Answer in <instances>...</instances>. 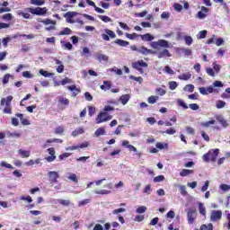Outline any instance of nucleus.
I'll list each match as a JSON object with an SVG mask.
<instances>
[{
	"label": "nucleus",
	"mask_w": 230,
	"mask_h": 230,
	"mask_svg": "<svg viewBox=\"0 0 230 230\" xmlns=\"http://www.w3.org/2000/svg\"><path fill=\"white\" fill-rule=\"evenodd\" d=\"M218 154H220V149H210L208 153L203 155V161L205 163H215L217 161V158L218 157Z\"/></svg>",
	"instance_id": "nucleus-1"
},
{
	"label": "nucleus",
	"mask_w": 230,
	"mask_h": 230,
	"mask_svg": "<svg viewBox=\"0 0 230 230\" xmlns=\"http://www.w3.org/2000/svg\"><path fill=\"white\" fill-rule=\"evenodd\" d=\"M24 12H30L32 15H46L48 13V8L46 7H27Z\"/></svg>",
	"instance_id": "nucleus-2"
},
{
	"label": "nucleus",
	"mask_w": 230,
	"mask_h": 230,
	"mask_svg": "<svg viewBox=\"0 0 230 230\" xmlns=\"http://www.w3.org/2000/svg\"><path fill=\"white\" fill-rule=\"evenodd\" d=\"M111 119H112V115H109L106 111H102L98 114L95 121L97 125H100V123H105V121H109Z\"/></svg>",
	"instance_id": "nucleus-3"
},
{
	"label": "nucleus",
	"mask_w": 230,
	"mask_h": 230,
	"mask_svg": "<svg viewBox=\"0 0 230 230\" xmlns=\"http://www.w3.org/2000/svg\"><path fill=\"white\" fill-rule=\"evenodd\" d=\"M154 49L157 48H172V43L168 42L166 40H158L157 41H153L151 44Z\"/></svg>",
	"instance_id": "nucleus-4"
},
{
	"label": "nucleus",
	"mask_w": 230,
	"mask_h": 230,
	"mask_svg": "<svg viewBox=\"0 0 230 230\" xmlns=\"http://www.w3.org/2000/svg\"><path fill=\"white\" fill-rule=\"evenodd\" d=\"M197 209L195 208H189L187 211V220H188V224L190 226L193 225V223L195 222V220H197Z\"/></svg>",
	"instance_id": "nucleus-5"
},
{
	"label": "nucleus",
	"mask_w": 230,
	"mask_h": 230,
	"mask_svg": "<svg viewBox=\"0 0 230 230\" xmlns=\"http://www.w3.org/2000/svg\"><path fill=\"white\" fill-rule=\"evenodd\" d=\"M132 67L134 69H137V71L139 72L140 75H143V73H145V71L143 70L142 67H148V64L143 60H138V61L132 63Z\"/></svg>",
	"instance_id": "nucleus-6"
},
{
	"label": "nucleus",
	"mask_w": 230,
	"mask_h": 230,
	"mask_svg": "<svg viewBox=\"0 0 230 230\" xmlns=\"http://www.w3.org/2000/svg\"><path fill=\"white\" fill-rule=\"evenodd\" d=\"M104 32L102 34V40H105L106 42H109L111 39H116V32L114 31H111L110 29H104Z\"/></svg>",
	"instance_id": "nucleus-7"
},
{
	"label": "nucleus",
	"mask_w": 230,
	"mask_h": 230,
	"mask_svg": "<svg viewBox=\"0 0 230 230\" xmlns=\"http://www.w3.org/2000/svg\"><path fill=\"white\" fill-rule=\"evenodd\" d=\"M48 176L50 184H57V182H58V179H60V174L56 171L49 172Z\"/></svg>",
	"instance_id": "nucleus-8"
},
{
	"label": "nucleus",
	"mask_w": 230,
	"mask_h": 230,
	"mask_svg": "<svg viewBox=\"0 0 230 230\" xmlns=\"http://www.w3.org/2000/svg\"><path fill=\"white\" fill-rule=\"evenodd\" d=\"M222 220V210H212L210 213V221L218 222Z\"/></svg>",
	"instance_id": "nucleus-9"
},
{
	"label": "nucleus",
	"mask_w": 230,
	"mask_h": 230,
	"mask_svg": "<svg viewBox=\"0 0 230 230\" xmlns=\"http://www.w3.org/2000/svg\"><path fill=\"white\" fill-rule=\"evenodd\" d=\"M76 15H78V13L69 11L64 14V17L66 18V22L75 24V20H73V17H76Z\"/></svg>",
	"instance_id": "nucleus-10"
},
{
	"label": "nucleus",
	"mask_w": 230,
	"mask_h": 230,
	"mask_svg": "<svg viewBox=\"0 0 230 230\" xmlns=\"http://www.w3.org/2000/svg\"><path fill=\"white\" fill-rule=\"evenodd\" d=\"M48 152L49 154V156L46 157V161H48V163H53V161H55V159H57V155H55V148L54 147H49L48 149Z\"/></svg>",
	"instance_id": "nucleus-11"
},
{
	"label": "nucleus",
	"mask_w": 230,
	"mask_h": 230,
	"mask_svg": "<svg viewBox=\"0 0 230 230\" xmlns=\"http://www.w3.org/2000/svg\"><path fill=\"white\" fill-rule=\"evenodd\" d=\"M208 12H209V9L206 6H201V11L198 12L197 17L198 19H206L208 17Z\"/></svg>",
	"instance_id": "nucleus-12"
},
{
	"label": "nucleus",
	"mask_w": 230,
	"mask_h": 230,
	"mask_svg": "<svg viewBox=\"0 0 230 230\" xmlns=\"http://www.w3.org/2000/svg\"><path fill=\"white\" fill-rule=\"evenodd\" d=\"M85 2L87 3V4H89V6H93L97 13H105V10L96 6V4L93 0H85Z\"/></svg>",
	"instance_id": "nucleus-13"
},
{
	"label": "nucleus",
	"mask_w": 230,
	"mask_h": 230,
	"mask_svg": "<svg viewBox=\"0 0 230 230\" xmlns=\"http://www.w3.org/2000/svg\"><path fill=\"white\" fill-rule=\"evenodd\" d=\"M89 146V142L85 141L78 146H70L66 147V150H78V148H87Z\"/></svg>",
	"instance_id": "nucleus-14"
},
{
	"label": "nucleus",
	"mask_w": 230,
	"mask_h": 230,
	"mask_svg": "<svg viewBox=\"0 0 230 230\" xmlns=\"http://www.w3.org/2000/svg\"><path fill=\"white\" fill-rule=\"evenodd\" d=\"M12 100H13V96L9 95L6 98H2L1 99V105H5V107H10V105L12 104Z\"/></svg>",
	"instance_id": "nucleus-15"
},
{
	"label": "nucleus",
	"mask_w": 230,
	"mask_h": 230,
	"mask_svg": "<svg viewBox=\"0 0 230 230\" xmlns=\"http://www.w3.org/2000/svg\"><path fill=\"white\" fill-rule=\"evenodd\" d=\"M138 53H141V55H154L155 52L145 46H142L140 49H138Z\"/></svg>",
	"instance_id": "nucleus-16"
},
{
	"label": "nucleus",
	"mask_w": 230,
	"mask_h": 230,
	"mask_svg": "<svg viewBox=\"0 0 230 230\" xmlns=\"http://www.w3.org/2000/svg\"><path fill=\"white\" fill-rule=\"evenodd\" d=\"M216 119L222 125L224 128H226V127H229V123H227V119H224V116L217 115L216 116Z\"/></svg>",
	"instance_id": "nucleus-17"
},
{
	"label": "nucleus",
	"mask_w": 230,
	"mask_h": 230,
	"mask_svg": "<svg viewBox=\"0 0 230 230\" xmlns=\"http://www.w3.org/2000/svg\"><path fill=\"white\" fill-rule=\"evenodd\" d=\"M15 117L20 119L22 125H23V126L31 125L29 119H25L24 115L22 113H16Z\"/></svg>",
	"instance_id": "nucleus-18"
},
{
	"label": "nucleus",
	"mask_w": 230,
	"mask_h": 230,
	"mask_svg": "<svg viewBox=\"0 0 230 230\" xmlns=\"http://www.w3.org/2000/svg\"><path fill=\"white\" fill-rule=\"evenodd\" d=\"M95 58L99 60V62H109V56L102 53H98L95 55Z\"/></svg>",
	"instance_id": "nucleus-19"
},
{
	"label": "nucleus",
	"mask_w": 230,
	"mask_h": 230,
	"mask_svg": "<svg viewBox=\"0 0 230 230\" xmlns=\"http://www.w3.org/2000/svg\"><path fill=\"white\" fill-rule=\"evenodd\" d=\"M18 154H20L21 157L22 159H26L28 157H30V155H31V152L29 150H22V149H19L18 150Z\"/></svg>",
	"instance_id": "nucleus-20"
},
{
	"label": "nucleus",
	"mask_w": 230,
	"mask_h": 230,
	"mask_svg": "<svg viewBox=\"0 0 230 230\" xmlns=\"http://www.w3.org/2000/svg\"><path fill=\"white\" fill-rule=\"evenodd\" d=\"M114 44H118V46H121V48H127V46H130V42L123 40L121 39H117L114 41Z\"/></svg>",
	"instance_id": "nucleus-21"
},
{
	"label": "nucleus",
	"mask_w": 230,
	"mask_h": 230,
	"mask_svg": "<svg viewBox=\"0 0 230 230\" xmlns=\"http://www.w3.org/2000/svg\"><path fill=\"white\" fill-rule=\"evenodd\" d=\"M68 91H72V96L73 98L76 97L78 95V93H80V89L76 88L75 85H70L67 86Z\"/></svg>",
	"instance_id": "nucleus-22"
},
{
	"label": "nucleus",
	"mask_w": 230,
	"mask_h": 230,
	"mask_svg": "<svg viewBox=\"0 0 230 230\" xmlns=\"http://www.w3.org/2000/svg\"><path fill=\"white\" fill-rule=\"evenodd\" d=\"M130 100V94H123L119 97V102L122 105H127Z\"/></svg>",
	"instance_id": "nucleus-23"
},
{
	"label": "nucleus",
	"mask_w": 230,
	"mask_h": 230,
	"mask_svg": "<svg viewBox=\"0 0 230 230\" xmlns=\"http://www.w3.org/2000/svg\"><path fill=\"white\" fill-rule=\"evenodd\" d=\"M57 202H58V204H60V206H64L65 208L71 206V200H69V199H57Z\"/></svg>",
	"instance_id": "nucleus-24"
},
{
	"label": "nucleus",
	"mask_w": 230,
	"mask_h": 230,
	"mask_svg": "<svg viewBox=\"0 0 230 230\" xmlns=\"http://www.w3.org/2000/svg\"><path fill=\"white\" fill-rule=\"evenodd\" d=\"M142 40H146V42H150L152 40H154L155 37L152 36V34L150 33H146V34H143V35H140Z\"/></svg>",
	"instance_id": "nucleus-25"
},
{
	"label": "nucleus",
	"mask_w": 230,
	"mask_h": 230,
	"mask_svg": "<svg viewBox=\"0 0 230 230\" xmlns=\"http://www.w3.org/2000/svg\"><path fill=\"white\" fill-rule=\"evenodd\" d=\"M164 57H172L170 50L164 49L163 51L158 53V58H164Z\"/></svg>",
	"instance_id": "nucleus-26"
},
{
	"label": "nucleus",
	"mask_w": 230,
	"mask_h": 230,
	"mask_svg": "<svg viewBox=\"0 0 230 230\" xmlns=\"http://www.w3.org/2000/svg\"><path fill=\"white\" fill-rule=\"evenodd\" d=\"M111 87H112V84L109 81H103V84L101 85L102 91H109L111 90Z\"/></svg>",
	"instance_id": "nucleus-27"
},
{
	"label": "nucleus",
	"mask_w": 230,
	"mask_h": 230,
	"mask_svg": "<svg viewBox=\"0 0 230 230\" xmlns=\"http://www.w3.org/2000/svg\"><path fill=\"white\" fill-rule=\"evenodd\" d=\"M198 208H199V211L202 215V217H206L207 211H206V207H204V203L199 202Z\"/></svg>",
	"instance_id": "nucleus-28"
},
{
	"label": "nucleus",
	"mask_w": 230,
	"mask_h": 230,
	"mask_svg": "<svg viewBox=\"0 0 230 230\" xmlns=\"http://www.w3.org/2000/svg\"><path fill=\"white\" fill-rule=\"evenodd\" d=\"M191 173H193V170L190 169H183L180 172L181 177H188V175H191Z\"/></svg>",
	"instance_id": "nucleus-29"
},
{
	"label": "nucleus",
	"mask_w": 230,
	"mask_h": 230,
	"mask_svg": "<svg viewBox=\"0 0 230 230\" xmlns=\"http://www.w3.org/2000/svg\"><path fill=\"white\" fill-rule=\"evenodd\" d=\"M94 136H96V137H100V136H105V128H98L94 132Z\"/></svg>",
	"instance_id": "nucleus-30"
},
{
	"label": "nucleus",
	"mask_w": 230,
	"mask_h": 230,
	"mask_svg": "<svg viewBox=\"0 0 230 230\" xmlns=\"http://www.w3.org/2000/svg\"><path fill=\"white\" fill-rule=\"evenodd\" d=\"M215 123H216V120L211 119L207 122H201L200 126L203 127L204 128H208V127H211V125H215Z\"/></svg>",
	"instance_id": "nucleus-31"
},
{
	"label": "nucleus",
	"mask_w": 230,
	"mask_h": 230,
	"mask_svg": "<svg viewBox=\"0 0 230 230\" xmlns=\"http://www.w3.org/2000/svg\"><path fill=\"white\" fill-rule=\"evenodd\" d=\"M155 146L158 150H164V148L168 150V144L166 143L157 142Z\"/></svg>",
	"instance_id": "nucleus-32"
},
{
	"label": "nucleus",
	"mask_w": 230,
	"mask_h": 230,
	"mask_svg": "<svg viewBox=\"0 0 230 230\" xmlns=\"http://www.w3.org/2000/svg\"><path fill=\"white\" fill-rule=\"evenodd\" d=\"M157 100H159V96H157V95H151V96L148 97L147 102L151 105H154V103H155L157 102Z\"/></svg>",
	"instance_id": "nucleus-33"
},
{
	"label": "nucleus",
	"mask_w": 230,
	"mask_h": 230,
	"mask_svg": "<svg viewBox=\"0 0 230 230\" xmlns=\"http://www.w3.org/2000/svg\"><path fill=\"white\" fill-rule=\"evenodd\" d=\"M195 230H213V224L201 225L199 229L196 228Z\"/></svg>",
	"instance_id": "nucleus-34"
},
{
	"label": "nucleus",
	"mask_w": 230,
	"mask_h": 230,
	"mask_svg": "<svg viewBox=\"0 0 230 230\" xmlns=\"http://www.w3.org/2000/svg\"><path fill=\"white\" fill-rule=\"evenodd\" d=\"M31 4H34L35 6H42V4H46V1H44V0H31Z\"/></svg>",
	"instance_id": "nucleus-35"
},
{
	"label": "nucleus",
	"mask_w": 230,
	"mask_h": 230,
	"mask_svg": "<svg viewBox=\"0 0 230 230\" xmlns=\"http://www.w3.org/2000/svg\"><path fill=\"white\" fill-rule=\"evenodd\" d=\"M126 37L127 39H129V40H134L136 39H137V37H141V35L136 33V32H133V33H126Z\"/></svg>",
	"instance_id": "nucleus-36"
},
{
	"label": "nucleus",
	"mask_w": 230,
	"mask_h": 230,
	"mask_svg": "<svg viewBox=\"0 0 230 230\" xmlns=\"http://www.w3.org/2000/svg\"><path fill=\"white\" fill-rule=\"evenodd\" d=\"M71 33H73V31L69 27H66L63 31H59L58 35H71Z\"/></svg>",
	"instance_id": "nucleus-37"
},
{
	"label": "nucleus",
	"mask_w": 230,
	"mask_h": 230,
	"mask_svg": "<svg viewBox=\"0 0 230 230\" xmlns=\"http://www.w3.org/2000/svg\"><path fill=\"white\" fill-rule=\"evenodd\" d=\"M178 78H179V80L188 81V80H190V78H191V74H190V73L182 74V75H179Z\"/></svg>",
	"instance_id": "nucleus-38"
},
{
	"label": "nucleus",
	"mask_w": 230,
	"mask_h": 230,
	"mask_svg": "<svg viewBox=\"0 0 230 230\" xmlns=\"http://www.w3.org/2000/svg\"><path fill=\"white\" fill-rule=\"evenodd\" d=\"M84 128H76L75 130H74L73 132H72V136L74 137H76V136H80V134H84Z\"/></svg>",
	"instance_id": "nucleus-39"
},
{
	"label": "nucleus",
	"mask_w": 230,
	"mask_h": 230,
	"mask_svg": "<svg viewBox=\"0 0 230 230\" xmlns=\"http://www.w3.org/2000/svg\"><path fill=\"white\" fill-rule=\"evenodd\" d=\"M40 75H41L42 76H45V78H49V76H53L52 73H49L44 69L40 70Z\"/></svg>",
	"instance_id": "nucleus-40"
},
{
	"label": "nucleus",
	"mask_w": 230,
	"mask_h": 230,
	"mask_svg": "<svg viewBox=\"0 0 230 230\" xmlns=\"http://www.w3.org/2000/svg\"><path fill=\"white\" fill-rule=\"evenodd\" d=\"M178 86H179V84H177V82H175V81L169 82L170 91H175V89H177Z\"/></svg>",
	"instance_id": "nucleus-41"
},
{
	"label": "nucleus",
	"mask_w": 230,
	"mask_h": 230,
	"mask_svg": "<svg viewBox=\"0 0 230 230\" xmlns=\"http://www.w3.org/2000/svg\"><path fill=\"white\" fill-rule=\"evenodd\" d=\"M99 19H101L102 22H112V19L107 15H99Z\"/></svg>",
	"instance_id": "nucleus-42"
},
{
	"label": "nucleus",
	"mask_w": 230,
	"mask_h": 230,
	"mask_svg": "<svg viewBox=\"0 0 230 230\" xmlns=\"http://www.w3.org/2000/svg\"><path fill=\"white\" fill-rule=\"evenodd\" d=\"M184 40L187 46H191L193 44V38H191V36H184Z\"/></svg>",
	"instance_id": "nucleus-43"
},
{
	"label": "nucleus",
	"mask_w": 230,
	"mask_h": 230,
	"mask_svg": "<svg viewBox=\"0 0 230 230\" xmlns=\"http://www.w3.org/2000/svg\"><path fill=\"white\" fill-rule=\"evenodd\" d=\"M58 103L60 105H69V99L64 98V97H60L59 100H58Z\"/></svg>",
	"instance_id": "nucleus-44"
},
{
	"label": "nucleus",
	"mask_w": 230,
	"mask_h": 230,
	"mask_svg": "<svg viewBox=\"0 0 230 230\" xmlns=\"http://www.w3.org/2000/svg\"><path fill=\"white\" fill-rule=\"evenodd\" d=\"M17 37H26V39H35V36L33 34H19V35H14L13 39H17Z\"/></svg>",
	"instance_id": "nucleus-45"
},
{
	"label": "nucleus",
	"mask_w": 230,
	"mask_h": 230,
	"mask_svg": "<svg viewBox=\"0 0 230 230\" xmlns=\"http://www.w3.org/2000/svg\"><path fill=\"white\" fill-rule=\"evenodd\" d=\"M69 181H72V182H75V184H78V178L76 177L75 173H71L68 176Z\"/></svg>",
	"instance_id": "nucleus-46"
},
{
	"label": "nucleus",
	"mask_w": 230,
	"mask_h": 230,
	"mask_svg": "<svg viewBox=\"0 0 230 230\" xmlns=\"http://www.w3.org/2000/svg\"><path fill=\"white\" fill-rule=\"evenodd\" d=\"M0 166H1L2 168H7V169H9V170H13V165L10 164H7V163L4 162V161L1 162Z\"/></svg>",
	"instance_id": "nucleus-47"
},
{
	"label": "nucleus",
	"mask_w": 230,
	"mask_h": 230,
	"mask_svg": "<svg viewBox=\"0 0 230 230\" xmlns=\"http://www.w3.org/2000/svg\"><path fill=\"white\" fill-rule=\"evenodd\" d=\"M155 93H156V94H159V96H164V94H166V90H164L161 87H158L155 89Z\"/></svg>",
	"instance_id": "nucleus-48"
},
{
	"label": "nucleus",
	"mask_w": 230,
	"mask_h": 230,
	"mask_svg": "<svg viewBox=\"0 0 230 230\" xmlns=\"http://www.w3.org/2000/svg\"><path fill=\"white\" fill-rule=\"evenodd\" d=\"M94 193L96 195H109V193H111V190H94Z\"/></svg>",
	"instance_id": "nucleus-49"
},
{
	"label": "nucleus",
	"mask_w": 230,
	"mask_h": 230,
	"mask_svg": "<svg viewBox=\"0 0 230 230\" xmlns=\"http://www.w3.org/2000/svg\"><path fill=\"white\" fill-rule=\"evenodd\" d=\"M40 22H42V24H45L46 26H48V24H57V22L51 20V19H46V20H42L40 21Z\"/></svg>",
	"instance_id": "nucleus-50"
},
{
	"label": "nucleus",
	"mask_w": 230,
	"mask_h": 230,
	"mask_svg": "<svg viewBox=\"0 0 230 230\" xmlns=\"http://www.w3.org/2000/svg\"><path fill=\"white\" fill-rule=\"evenodd\" d=\"M207 36H208V31H201L199 32L198 39L199 40L206 39Z\"/></svg>",
	"instance_id": "nucleus-51"
},
{
	"label": "nucleus",
	"mask_w": 230,
	"mask_h": 230,
	"mask_svg": "<svg viewBox=\"0 0 230 230\" xmlns=\"http://www.w3.org/2000/svg\"><path fill=\"white\" fill-rule=\"evenodd\" d=\"M18 15H21L22 17H23V19H30V12H22L20 11L18 12Z\"/></svg>",
	"instance_id": "nucleus-52"
},
{
	"label": "nucleus",
	"mask_w": 230,
	"mask_h": 230,
	"mask_svg": "<svg viewBox=\"0 0 230 230\" xmlns=\"http://www.w3.org/2000/svg\"><path fill=\"white\" fill-rule=\"evenodd\" d=\"M10 78H12V75L10 74H5L3 77V84L4 85L8 84V82H10Z\"/></svg>",
	"instance_id": "nucleus-53"
},
{
	"label": "nucleus",
	"mask_w": 230,
	"mask_h": 230,
	"mask_svg": "<svg viewBox=\"0 0 230 230\" xmlns=\"http://www.w3.org/2000/svg\"><path fill=\"white\" fill-rule=\"evenodd\" d=\"M184 91H188V93H193L195 91V85H193V84H187L184 87Z\"/></svg>",
	"instance_id": "nucleus-54"
},
{
	"label": "nucleus",
	"mask_w": 230,
	"mask_h": 230,
	"mask_svg": "<svg viewBox=\"0 0 230 230\" xmlns=\"http://www.w3.org/2000/svg\"><path fill=\"white\" fill-rule=\"evenodd\" d=\"M216 107L217 109H224V107H226V102L224 101H217L216 103Z\"/></svg>",
	"instance_id": "nucleus-55"
},
{
	"label": "nucleus",
	"mask_w": 230,
	"mask_h": 230,
	"mask_svg": "<svg viewBox=\"0 0 230 230\" xmlns=\"http://www.w3.org/2000/svg\"><path fill=\"white\" fill-rule=\"evenodd\" d=\"M2 19L4 21H12V19H13V15H12V13H5L2 16Z\"/></svg>",
	"instance_id": "nucleus-56"
},
{
	"label": "nucleus",
	"mask_w": 230,
	"mask_h": 230,
	"mask_svg": "<svg viewBox=\"0 0 230 230\" xmlns=\"http://www.w3.org/2000/svg\"><path fill=\"white\" fill-rule=\"evenodd\" d=\"M180 192H181V195H182L183 197H186V195H188V191L186 190V186L181 185Z\"/></svg>",
	"instance_id": "nucleus-57"
},
{
	"label": "nucleus",
	"mask_w": 230,
	"mask_h": 230,
	"mask_svg": "<svg viewBox=\"0 0 230 230\" xmlns=\"http://www.w3.org/2000/svg\"><path fill=\"white\" fill-rule=\"evenodd\" d=\"M91 202V199H85L81 201H79L78 206L79 208H82V206H85Z\"/></svg>",
	"instance_id": "nucleus-58"
},
{
	"label": "nucleus",
	"mask_w": 230,
	"mask_h": 230,
	"mask_svg": "<svg viewBox=\"0 0 230 230\" xmlns=\"http://www.w3.org/2000/svg\"><path fill=\"white\" fill-rule=\"evenodd\" d=\"M125 211H127L126 208H116L114 210H112V215H118L119 213H125Z\"/></svg>",
	"instance_id": "nucleus-59"
},
{
	"label": "nucleus",
	"mask_w": 230,
	"mask_h": 230,
	"mask_svg": "<svg viewBox=\"0 0 230 230\" xmlns=\"http://www.w3.org/2000/svg\"><path fill=\"white\" fill-rule=\"evenodd\" d=\"M164 181V175H158L154 178V182H163Z\"/></svg>",
	"instance_id": "nucleus-60"
},
{
	"label": "nucleus",
	"mask_w": 230,
	"mask_h": 230,
	"mask_svg": "<svg viewBox=\"0 0 230 230\" xmlns=\"http://www.w3.org/2000/svg\"><path fill=\"white\" fill-rule=\"evenodd\" d=\"M220 189L223 190V191H229L230 190V185L228 184H221L220 185Z\"/></svg>",
	"instance_id": "nucleus-61"
},
{
	"label": "nucleus",
	"mask_w": 230,
	"mask_h": 230,
	"mask_svg": "<svg viewBox=\"0 0 230 230\" xmlns=\"http://www.w3.org/2000/svg\"><path fill=\"white\" fill-rule=\"evenodd\" d=\"M55 134H64V127L59 126L55 128Z\"/></svg>",
	"instance_id": "nucleus-62"
},
{
	"label": "nucleus",
	"mask_w": 230,
	"mask_h": 230,
	"mask_svg": "<svg viewBox=\"0 0 230 230\" xmlns=\"http://www.w3.org/2000/svg\"><path fill=\"white\" fill-rule=\"evenodd\" d=\"M146 211V208L145 206H141L137 208V213L138 214L145 213Z\"/></svg>",
	"instance_id": "nucleus-63"
},
{
	"label": "nucleus",
	"mask_w": 230,
	"mask_h": 230,
	"mask_svg": "<svg viewBox=\"0 0 230 230\" xmlns=\"http://www.w3.org/2000/svg\"><path fill=\"white\" fill-rule=\"evenodd\" d=\"M226 218L228 222L224 224V227H227L230 230V213L226 215Z\"/></svg>",
	"instance_id": "nucleus-64"
}]
</instances>
